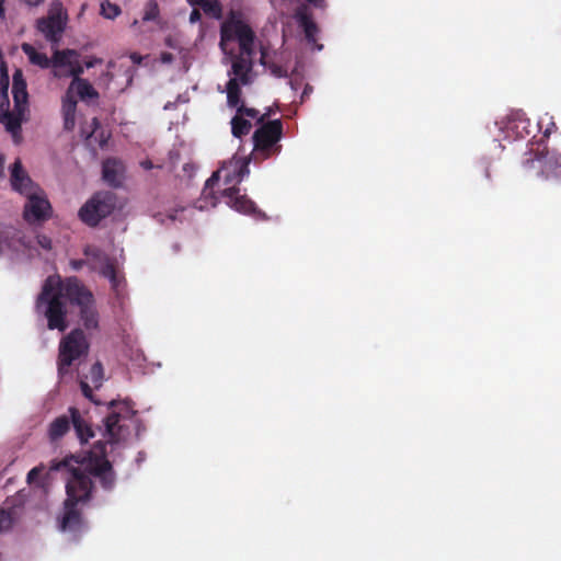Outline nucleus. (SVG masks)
Segmentation results:
<instances>
[{
  "label": "nucleus",
  "instance_id": "f257e3e1",
  "mask_svg": "<svg viewBox=\"0 0 561 561\" xmlns=\"http://www.w3.org/2000/svg\"><path fill=\"white\" fill-rule=\"evenodd\" d=\"M49 469L51 471L67 469L69 473L60 529L80 531L83 519L78 506L88 503L91 499L94 488L91 477L98 478L104 490H112L115 484V472L112 463L105 457V445L103 443L94 444L82 458L71 455L60 461L54 460Z\"/></svg>",
  "mask_w": 561,
  "mask_h": 561
},
{
  "label": "nucleus",
  "instance_id": "f03ea898",
  "mask_svg": "<svg viewBox=\"0 0 561 561\" xmlns=\"http://www.w3.org/2000/svg\"><path fill=\"white\" fill-rule=\"evenodd\" d=\"M66 297V279L49 276L43 284L35 302L36 312L47 320L49 330L64 332L68 328Z\"/></svg>",
  "mask_w": 561,
  "mask_h": 561
},
{
  "label": "nucleus",
  "instance_id": "7ed1b4c3",
  "mask_svg": "<svg viewBox=\"0 0 561 561\" xmlns=\"http://www.w3.org/2000/svg\"><path fill=\"white\" fill-rule=\"evenodd\" d=\"M66 297L71 305L79 308V317L83 328L88 331L98 330L100 316L94 296L79 278L75 276L66 278Z\"/></svg>",
  "mask_w": 561,
  "mask_h": 561
},
{
  "label": "nucleus",
  "instance_id": "20e7f679",
  "mask_svg": "<svg viewBox=\"0 0 561 561\" xmlns=\"http://www.w3.org/2000/svg\"><path fill=\"white\" fill-rule=\"evenodd\" d=\"M237 41L240 51L252 55L254 51L255 33L251 26L242 20L240 11L230 10L226 20L220 25V47L226 50L227 43Z\"/></svg>",
  "mask_w": 561,
  "mask_h": 561
},
{
  "label": "nucleus",
  "instance_id": "39448f33",
  "mask_svg": "<svg viewBox=\"0 0 561 561\" xmlns=\"http://www.w3.org/2000/svg\"><path fill=\"white\" fill-rule=\"evenodd\" d=\"M237 41L240 51L252 55L254 51L255 33L251 26L242 20L240 11L230 10L226 20L220 25V47L226 50L227 43Z\"/></svg>",
  "mask_w": 561,
  "mask_h": 561
},
{
  "label": "nucleus",
  "instance_id": "423d86ee",
  "mask_svg": "<svg viewBox=\"0 0 561 561\" xmlns=\"http://www.w3.org/2000/svg\"><path fill=\"white\" fill-rule=\"evenodd\" d=\"M73 427L80 444H87L94 436L90 424L84 420L79 409L70 407L68 414L54 419L48 425L47 435L51 443L59 442Z\"/></svg>",
  "mask_w": 561,
  "mask_h": 561
},
{
  "label": "nucleus",
  "instance_id": "0eeeda50",
  "mask_svg": "<svg viewBox=\"0 0 561 561\" xmlns=\"http://www.w3.org/2000/svg\"><path fill=\"white\" fill-rule=\"evenodd\" d=\"M89 342L82 329H73L65 335L58 350V376L64 378L69 374L70 366L80 357L87 356L89 352Z\"/></svg>",
  "mask_w": 561,
  "mask_h": 561
},
{
  "label": "nucleus",
  "instance_id": "6e6552de",
  "mask_svg": "<svg viewBox=\"0 0 561 561\" xmlns=\"http://www.w3.org/2000/svg\"><path fill=\"white\" fill-rule=\"evenodd\" d=\"M117 207V196L111 191L94 193L80 208L79 218L90 227H96L100 221L110 216Z\"/></svg>",
  "mask_w": 561,
  "mask_h": 561
},
{
  "label": "nucleus",
  "instance_id": "1a4fd4ad",
  "mask_svg": "<svg viewBox=\"0 0 561 561\" xmlns=\"http://www.w3.org/2000/svg\"><path fill=\"white\" fill-rule=\"evenodd\" d=\"M108 409L111 412L104 419L105 436L107 437V442H103L105 446L107 443L119 442L124 437L122 421L131 420L137 414V411L134 409V402L129 399L112 400L108 403ZM99 443H102V440H99Z\"/></svg>",
  "mask_w": 561,
  "mask_h": 561
},
{
  "label": "nucleus",
  "instance_id": "9d476101",
  "mask_svg": "<svg viewBox=\"0 0 561 561\" xmlns=\"http://www.w3.org/2000/svg\"><path fill=\"white\" fill-rule=\"evenodd\" d=\"M224 174L225 184H230L236 182L239 184L242 179L249 174V161L244 159H236L233 158L230 162L225 163L220 170H217L211 174V176L206 181L205 187L203 190V196L205 198L211 197L215 199L211 205H217V198L214 196L213 187L220 180V174Z\"/></svg>",
  "mask_w": 561,
  "mask_h": 561
},
{
  "label": "nucleus",
  "instance_id": "9b49d317",
  "mask_svg": "<svg viewBox=\"0 0 561 561\" xmlns=\"http://www.w3.org/2000/svg\"><path fill=\"white\" fill-rule=\"evenodd\" d=\"M53 207L44 192H38L26 196V202L23 209V218L28 224H39L48 220L51 217Z\"/></svg>",
  "mask_w": 561,
  "mask_h": 561
},
{
  "label": "nucleus",
  "instance_id": "f8f14e48",
  "mask_svg": "<svg viewBox=\"0 0 561 561\" xmlns=\"http://www.w3.org/2000/svg\"><path fill=\"white\" fill-rule=\"evenodd\" d=\"M261 126L253 134L254 150L270 156L272 148L283 136V124L280 119L260 123Z\"/></svg>",
  "mask_w": 561,
  "mask_h": 561
},
{
  "label": "nucleus",
  "instance_id": "ddd939ff",
  "mask_svg": "<svg viewBox=\"0 0 561 561\" xmlns=\"http://www.w3.org/2000/svg\"><path fill=\"white\" fill-rule=\"evenodd\" d=\"M220 196L225 199V203L229 207L239 213L253 215L256 217H265V215L260 209H257L253 201L248 198L247 195L239 194V188L236 185L225 188L220 193Z\"/></svg>",
  "mask_w": 561,
  "mask_h": 561
},
{
  "label": "nucleus",
  "instance_id": "4468645a",
  "mask_svg": "<svg viewBox=\"0 0 561 561\" xmlns=\"http://www.w3.org/2000/svg\"><path fill=\"white\" fill-rule=\"evenodd\" d=\"M501 129L510 140L524 139L531 134V124L524 113L514 112L502 122Z\"/></svg>",
  "mask_w": 561,
  "mask_h": 561
},
{
  "label": "nucleus",
  "instance_id": "2eb2a0df",
  "mask_svg": "<svg viewBox=\"0 0 561 561\" xmlns=\"http://www.w3.org/2000/svg\"><path fill=\"white\" fill-rule=\"evenodd\" d=\"M66 27V20L59 12H51L45 18L36 21V28L51 44H59Z\"/></svg>",
  "mask_w": 561,
  "mask_h": 561
},
{
  "label": "nucleus",
  "instance_id": "dca6fc26",
  "mask_svg": "<svg viewBox=\"0 0 561 561\" xmlns=\"http://www.w3.org/2000/svg\"><path fill=\"white\" fill-rule=\"evenodd\" d=\"M10 181L12 188L25 197L42 190L24 171L20 159L12 164Z\"/></svg>",
  "mask_w": 561,
  "mask_h": 561
},
{
  "label": "nucleus",
  "instance_id": "f3484780",
  "mask_svg": "<svg viewBox=\"0 0 561 561\" xmlns=\"http://www.w3.org/2000/svg\"><path fill=\"white\" fill-rule=\"evenodd\" d=\"M27 107L19 106L13 108V111H5L0 114V123L5 126L8 133L12 135L13 141L15 144H20L22 136V123L25 119V113Z\"/></svg>",
  "mask_w": 561,
  "mask_h": 561
},
{
  "label": "nucleus",
  "instance_id": "a211bd4d",
  "mask_svg": "<svg viewBox=\"0 0 561 561\" xmlns=\"http://www.w3.org/2000/svg\"><path fill=\"white\" fill-rule=\"evenodd\" d=\"M257 115V110L241 104L231 119V134L233 137L241 138L242 136L248 135L252 128V124L245 117L255 119Z\"/></svg>",
  "mask_w": 561,
  "mask_h": 561
},
{
  "label": "nucleus",
  "instance_id": "6ab92c4d",
  "mask_svg": "<svg viewBox=\"0 0 561 561\" xmlns=\"http://www.w3.org/2000/svg\"><path fill=\"white\" fill-rule=\"evenodd\" d=\"M26 87L22 70L16 69L12 78V94L15 107H27L28 93Z\"/></svg>",
  "mask_w": 561,
  "mask_h": 561
},
{
  "label": "nucleus",
  "instance_id": "aec40b11",
  "mask_svg": "<svg viewBox=\"0 0 561 561\" xmlns=\"http://www.w3.org/2000/svg\"><path fill=\"white\" fill-rule=\"evenodd\" d=\"M84 254L102 263V267L100 270V274L102 276L110 279L113 278L117 273L115 262L106 254H104L100 249L88 247L84 249Z\"/></svg>",
  "mask_w": 561,
  "mask_h": 561
},
{
  "label": "nucleus",
  "instance_id": "412c9836",
  "mask_svg": "<svg viewBox=\"0 0 561 561\" xmlns=\"http://www.w3.org/2000/svg\"><path fill=\"white\" fill-rule=\"evenodd\" d=\"M122 164L115 159H107L102 165V178L103 180L113 187H119L122 185Z\"/></svg>",
  "mask_w": 561,
  "mask_h": 561
},
{
  "label": "nucleus",
  "instance_id": "4be33fe9",
  "mask_svg": "<svg viewBox=\"0 0 561 561\" xmlns=\"http://www.w3.org/2000/svg\"><path fill=\"white\" fill-rule=\"evenodd\" d=\"M251 61L241 56H237L232 60L231 71L229 72V75H233L232 78H238V82L242 85H248L251 83Z\"/></svg>",
  "mask_w": 561,
  "mask_h": 561
},
{
  "label": "nucleus",
  "instance_id": "5701e85b",
  "mask_svg": "<svg viewBox=\"0 0 561 561\" xmlns=\"http://www.w3.org/2000/svg\"><path fill=\"white\" fill-rule=\"evenodd\" d=\"M76 111H77V100L75 95L71 93H66L62 98V118H64V129L67 131H71L76 125Z\"/></svg>",
  "mask_w": 561,
  "mask_h": 561
},
{
  "label": "nucleus",
  "instance_id": "b1692460",
  "mask_svg": "<svg viewBox=\"0 0 561 561\" xmlns=\"http://www.w3.org/2000/svg\"><path fill=\"white\" fill-rule=\"evenodd\" d=\"M78 53L75 49H64V50H55L53 57L50 58L53 68V76L55 78L64 77V73L59 70L60 68L69 67L71 65V57H77Z\"/></svg>",
  "mask_w": 561,
  "mask_h": 561
},
{
  "label": "nucleus",
  "instance_id": "393cba45",
  "mask_svg": "<svg viewBox=\"0 0 561 561\" xmlns=\"http://www.w3.org/2000/svg\"><path fill=\"white\" fill-rule=\"evenodd\" d=\"M298 21L300 26L304 28L308 44L312 45L316 50H322L323 45L317 43V34L319 30L312 19L306 13H298Z\"/></svg>",
  "mask_w": 561,
  "mask_h": 561
},
{
  "label": "nucleus",
  "instance_id": "a878e982",
  "mask_svg": "<svg viewBox=\"0 0 561 561\" xmlns=\"http://www.w3.org/2000/svg\"><path fill=\"white\" fill-rule=\"evenodd\" d=\"M73 92L81 99V100H87V99H96L99 96V93L98 91L93 88V85L85 79H77V80H72L70 82V85L67 90L66 93H71L73 94Z\"/></svg>",
  "mask_w": 561,
  "mask_h": 561
},
{
  "label": "nucleus",
  "instance_id": "bb28decb",
  "mask_svg": "<svg viewBox=\"0 0 561 561\" xmlns=\"http://www.w3.org/2000/svg\"><path fill=\"white\" fill-rule=\"evenodd\" d=\"M192 7H199L204 13L215 20L224 16V7L219 0H187Z\"/></svg>",
  "mask_w": 561,
  "mask_h": 561
},
{
  "label": "nucleus",
  "instance_id": "cd10ccee",
  "mask_svg": "<svg viewBox=\"0 0 561 561\" xmlns=\"http://www.w3.org/2000/svg\"><path fill=\"white\" fill-rule=\"evenodd\" d=\"M21 49L27 56L28 61L32 65L37 66L42 69L50 68V58H48L46 54L37 51L33 45L28 43H22Z\"/></svg>",
  "mask_w": 561,
  "mask_h": 561
},
{
  "label": "nucleus",
  "instance_id": "c85d7f7f",
  "mask_svg": "<svg viewBox=\"0 0 561 561\" xmlns=\"http://www.w3.org/2000/svg\"><path fill=\"white\" fill-rule=\"evenodd\" d=\"M238 82V78H230L227 82L226 90H227V104L229 107L238 108L241 104H244L241 102V88Z\"/></svg>",
  "mask_w": 561,
  "mask_h": 561
},
{
  "label": "nucleus",
  "instance_id": "c756f323",
  "mask_svg": "<svg viewBox=\"0 0 561 561\" xmlns=\"http://www.w3.org/2000/svg\"><path fill=\"white\" fill-rule=\"evenodd\" d=\"M91 125L93 127L91 134L89 135L90 138H94L99 141L100 147H104L107 144V139L110 135H105L103 130H101L99 135V129L101 128V124L96 117H94L91 122Z\"/></svg>",
  "mask_w": 561,
  "mask_h": 561
},
{
  "label": "nucleus",
  "instance_id": "7c9ffc66",
  "mask_svg": "<svg viewBox=\"0 0 561 561\" xmlns=\"http://www.w3.org/2000/svg\"><path fill=\"white\" fill-rule=\"evenodd\" d=\"M92 385L94 388H100L102 386L103 380V367L100 362H96L92 365L90 369V376H89Z\"/></svg>",
  "mask_w": 561,
  "mask_h": 561
},
{
  "label": "nucleus",
  "instance_id": "2f4dec72",
  "mask_svg": "<svg viewBox=\"0 0 561 561\" xmlns=\"http://www.w3.org/2000/svg\"><path fill=\"white\" fill-rule=\"evenodd\" d=\"M121 8L107 0L101 3V14L106 19H115L121 14Z\"/></svg>",
  "mask_w": 561,
  "mask_h": 561
},
{
  "label": "nucleus",
  "instance_id": "473e14b6",
  "mask_svg": "<svg viewBox=\"0 0 561 561\" xmlns=\"http://www.w3.org/2000/svg\"><path fill=\"white\" fill-rule=\"evenodd\" d=\"M474 175L483 178L486 182L491 181V164L486 160L480 161L474 167Z\"/></svg>",
  "mask_w": 561,
  "mask_h": 561
},
{
  "label": "nucleus",
  "instance_id": "72a5a7b5",
  "mask_svg": "<svg viewBox=\"0 0 561 561\" xmlns=\"http://www.w3.org/2000/svg\"><path fill=\"white\" fill-rule=\"evenodd\" d=\"M0 89H1V93L3 94V96L5 99L7 105H9V100H8L9 76H8V71H7V66L3 61L1 62V66H0Z\"/></svg>",
  "mask_w": 561,
  "mask_h": 561
},
{
  "label": "nucleus",
  "instance_id": "f704fd0d",
  "mask_svg": "<svg viewBox=\"0 0 561 561\" xmlns=\"http://www.w3.org/2000/svg\"><path fill=\"white\" fill-rule=\"evenodd\" d=\"M160 10L156 1H150L146 5V10L142 16L144 21H153L159 16Z\"/></svg>",
  "mask_w": 561,
  "mask_h": 561
},
{
  "label": "nucleus",
  "instance_id": "c9c22d12",
  "mask_svg": "<svg viewBox=\"0 0 561 561\" xmlns=\"http://www.w3.org/2000/svg\"><path fill=\"white\" fill-rule=\"evenodd\" d=\"M68 71L66 73H64V77H72V80H77V79H82L81 78V75H83L84 72V69H83V66L76 61V62H72L71 61V65H69L68 67Z\"/></svg>",
  "mask_w": 561,
  "mask_h": 561
},
{
  "label": "nucleus",
  "instance_id": "e433bc0d",
  "mask_svg": "<svg viewBox=\"0 0 561 561\" xmlns=\"http://www.w3.org/2000/svg\"><path fill=\"white\" fill-rule=\"evenodd\" d=\"M183 211H184V207H179V208H174V209L170 210L167 215L158 214L154 216V218L161 224H164L165 219H168L170 221L181 220L179 218L178 214L183 213Z\"/></svg>",
  "mask_w": 561,
  "mask_h": 561
},
{
  "label": "nucleus",
  "instance_id": "4c0bfd02",
  "mask_svg": "<svg viewBox=\"0 0 561 561\" xmlns=\"http://www.w3.org/2000/svg\"><path fill=\"white\" fill-rule=\"evenodd\" d=\"M13 518L9 511L0 508V533L12 526Z\"/></svg>",
  "mask_w": 561,
  "mask_h": 561
},
{
  "label": "nucleus",
  "instance_id": "58836bf2",
  "mask_svg": "<svg viewBox=\"0 0 561 561\" xmlns=\"http://www.w3.org/2000/svg\"><path fill=\"white\" fill-rule=\"evenodd\" d=\"M79 385H80V389L82 391V394L87 399H89L91 402H93L95 404H100V402L94 398L93 390H92L91 386L88 383L87 380L80 379Z\"/></svg>",
  "mask_w": 561,
  "mask_h": 561
},
{
  "label": "nucleus",
  "instance_id": "ea45409f",
  "mask_svg": "<svg viewBox=\"0 0 561 561\" xmlns=\"http://www.w3.org/2000/svg\"><path fill=\"white\" fill-rule=\"evenodd\" d=\"M549 170L554 176H561V152L549 161Z\"/></svg>",
  "mask_w": 561,
  "mask_h": 561
},
{
  "label": "nucleus",
  "instance_id": "a19ab883",
  "mask_svg": "<svg viewBox=\"0 0 561 561\" xmlns=\"http://www.w3.org/2000/svg\"><path fill=\"white\" fill-rule=\"evenodd\" d=\"M45 467L43 465L34 467L27 473L26 480L28 483H33L44 471Z\"/></svg>",
  "mask_w": 561,
  "mask_h": 561
},
{
  "label": "nucleus",
  "instance_id": "79ce46f5",
  "mask_svg": "<svg viewBox=\"0 0 561 561\" xmlns=\"http://www.w3.org/2000/svg\"><path fill=\"white\" fill-rule=\"evenodd\" d=\"M37 242L45 250H50L51 249V240L48 237H46V236H38L37 237Z\"/></svg>",
  "mask_w": 561,
  "mask_h": 561
},
{
  "label": "nucleus",
  "instance_id": "37998d69",
  "mask_svg": "<svg viewBox=\"0 0 561 561\" xmlns=\"http://www.w3.org/2000/svg\"><path fill=\"white\" fill-rule=\"evenodd\" d=\"M108 280L112 285V288L118 291L119 286L124 279L118 275V273H116L115 276L113 278H110Z\"/></svg>",
  "mask_w": 561,
  "mask_h": 561
},
{
  "label": "nucleus",
  "instance_id": "c03bdc74",
  "mask_svg": "<svg viewBox=\"0 0 561 561\" xmlns=\"http://www.w3.org/2000/svg\"><path fill=\"white\" fill-rule=\"evenodd\" d=\"M202 20V13L198 9L194 8L190 14V22L192 24L197 23Z\"/></svg>",
  "mask_w": 561,
  "mask_h": 561
},
{
  "label": "nucleus",
  "instance_id": "a18cd8bd",
  "mask_svg": "<svg viewBox=\"0 0 561 561\" xmlns=\"http://www.w3.org/2000/svg\"><path fill=\"white\" fill-rule=\"evenodd\" d=\"M101 62H102L101 58L93 57V58H90V59L84 61V67L90 69V68H93L94 66H96L98 64H101Z\"/></svg>",
  "mask_w": 561,
  "mask_h": 561
},
{
  "label": "nucleus",
  "instance_id": "49530a36",
  "mask_svg": "<svg viewBox=\"0 0 561 561\" xmlns=\"http://www.w3.org/2000/svg\"><path fill=\"white\" fill-rule=\"evenodd\" d=\"M173 55L169 51H163L161 53L160 55V60L163 62V64H171L173 61Z\"/></svg>",
  "mask_w": 561,
  "mask_h": 561
},
{
  "label": "nucleus",
  "instance_id": "de8ad7c7",
  "mask_svg": "<svg viewBox=\"0 0 561 561\" xmlns=\"http://www.w3.org/2000/svg\"><path fill=\"white\" fill-rule=\"evenodd\" d=\"M85 264V261L84 260H71L70 261V266L75 270V271H79L83 267V265Z\"/></svg>",
  "mask_w": 561,
  "mask_h": 561
},
{
  "label": "nucleus",
  "instance_id": "09e8293b",
  "mask_svg": "<svg viewBox=\"0 0 561 561\" xmlns=\"http://www.w3.org/2000/svg\"><path fill=\"white\" fill-rule=\"evenodd\" d=\"M272 115V108H267V111L261 116L257 115L255 118L257 123H266V119Z\"/></svg>",
  "mask_w": 561,
  "mask_h": 561
},
{
  "label": "nucleus",
  "instance_id": "8fccbe9b",
  "mask_svg": "<svg viewBox=\"0 0 561 561\" xmlns=\"http://www.w3.org/2000/svg\"><path fill=\"white\" fill-rule=\"evenodd\" d=\"M129 58L136 65H140L144 59V57L138 53H131Z\"/></svg>",
  "mask_w": 561,
  "mask_h": 561
},
{
  "label": "nucleus",
  "instance_id": "3c124183",
  "mask_svg": "<svg viewBox=\"0 0 561 561\" xmlns=\"http://www.w3.org/2000/svg\"><path fill=\"white\" fill-rule=\"evenodd\" d=\"M5 0H0V19L5 18Z\"/></svg>",
  "mask_w": 561,
  "mask_h": 561
},
{
  "label": "nucleus",
  "instance_id": "603ef678",
  "mask_svg": "<svg viewBox=\"0 0 561 561\" xmlns=\"http://www.w3.org/2000/svg\"><path fill=\"white\" fill-rule=\"evenodd\" d=\"M23 1L31 7H36V5L41 4L42 2H44L45 0H23Z\"/></svg>",
  "mask_w": 561,
  "mask_h": 561
},
{
  "label": "nucleus",
  "instance_id": "864d4df0",
  "mask_svg": "<svg viewBox=\"0 0 561 561\" xmlns=\"http://www.w3.org/2000/svg\"><path fill=\"white\" fill-rule=\"evenodd\" d=\"M141 167L146 170H150L153 168V164L150 160H146V161L141 162Z\"/></svg>",
  "mask_w": 561,
  "mask_h": 561
},
{
  "label": "nucleus",
  "instance_id": "5fc2aeb1",
  "mask_svg": "<svg viewBox=\"0 0 561 561\" xmlns=\"http://www.w3.org/2000/svg\"><path fill=\"white\" fill-rule=\"evenodd\" d=\"M311 91H312V88L309 85H306V88L304 89V92L301 94V99L304 100L306 96H308Z\"/></svg>",
  "mask_w": 561,
  "mask_h": 561
},
{
  "label": "nucleus",
  "instance_id": "6e6d98bb",
  "mask_svg": "<svg viewBox=\"0 0 561 561\" xmlns=\"http://www.w3.org/2000/svg\"><path fill=\"white\" fill-rule=\"evenodd\" d=\"M307 1L314 5H321V3L323 2V0H307Z\"/></svg>",
  "mask_w": 561,
  "mask_h": 561
},
{
  "label": "nucleus",
  "instance_id": "4d7b16f0",
  "mask_svg": "<svg viewBox=\"0 0 561 561\" xmlns=\"http://www.w3.org/2000/svg\"><path fill=\"white\" fill-rule=\"evenodd\" d=\"M4 167V157L0 154V172H2Z\"/></svg>",
  "mask_w": 561,
  "mask_h": 561
},
{
  "label": "nucleus",
  "instance_id": "13d9d810",
  "mask_svg": "<svg viewBox=\"0 0 561 561\" xmlns=\"http://www.w3.org/2000/svg\"><path fill=\"white\" fill-rule=\"evenodd\" d=\"M3 243H4V240L0 236V253L2 252Z\"/></svg>",
  "mask_w": 561,
  "mask_h": 561
}]
</instances>
